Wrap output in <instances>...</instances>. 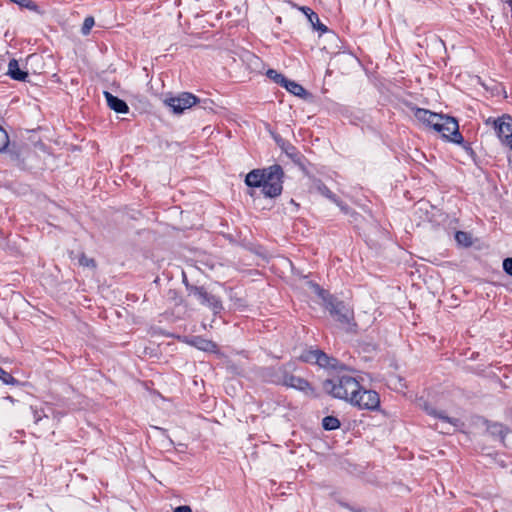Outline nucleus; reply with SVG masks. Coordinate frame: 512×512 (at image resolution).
Returning <instances> with one entry per match:
<instances>
[{"instance_id":"obj_19","label":"nucleus","mask_w":512,"mask_h":512,"mask_svg":"<svg viewBox=\"0 0 512 512\" xmlns=\"http://www.w3.org/2000/svg\"><path fill=\"white\" fill-rule=\"evenodd\" d=\"M322 426L328 431L335 430L340 427V421L334 416H326L322 420Z\"/></svg>"},{"instance_id":"obj_35","label":"nucleus","mask_w":512,"mask_h":512,"mask_svg":"<svg viewBox=\"0 0 512 512\" xmlns=\"http://www.w3.org/2000/svg\"><path fill=\"white\" fill-rule=\"evenodd\" d=\"M4 73V67L2 63L0 62V75Z\"/></svg>"},{"instance_id":"obj_30","label":"nucleus","mask_w":512,"mask_h":512,"mask_svg":"<svg viewBox=\"0 0 512 512\" xmlns=\"http://www.w3.org/2000/svg\"><path fill=\"white\" fill-rule=\"evenodd\" d=\"M499 121H501V117H498V118L489 117L485 120V124L488 126H492V128L495 129L497 127V124L499 123Z\"/></svg>"},{"instance_id":"obj_26","label":"nucleus","mask_w":512,"mask_h":512,"mask_svg":"<svg viewBox=\"0 0 512 512\" xmlns=\"http://www.w3.org/2000/svg\"><path fill=\"white\" fill-rule=\"evenodd\" d=\"M94 24H95V21L92 16L86 17L84 19L83 25L81 27V33L83 35H88L90 33L92 27L94 26Z\"/></svg>"},{"instance_id":"obj_25","label":"nucleus","mask_w":512,"mask_h":512,"mask_svg":"<svg viewBox=\"0 0 512 512\" xmlns=\"http://www.w3.org/2000/svg\"><path fill=\"white\" fill-rule=\"evenodd\" d=\"M78 263L80 266L88 267L91 269L96 268V262L92 258H88L84 253L80 254L78 258Z\"/></svg>"},{"instance_id":"obj_12","label":"nucleus","mask_w":512,"mask_h":512,"mask_svg":"<svg viewBox=\"0 0 512 512\" xmlns=\"http://www.w3.org/2000/svg\"><path fill=\"white\" fill-rule=\"evenodd\" d=\"M487 433L499 440L504 446L512 448V431L500 423H492L487 427Z\"/></svg>"},{"instance_id":"obj_32","label":"nucleus","mask_w":512,"mask_h":512,"mask_svg":"<svg viewBox=\"0 0 512 512\" xmlns=\"http://www.w3.org/2000/svg\"><path fill=\"white\" fill-rule=\"evenodd\" d=\"M43 417H46V414H44V412L41 410V411H34V421L36 423H38Z\"/></svg>"},{"instance_id":"obj_20","label":"nucleus","mask_w":512,"mask_h":512,"mask_svg":"<svg viewBox=\"0 0 512 512\" xmlns=\"http://www.w3.org/2000/svg\"><path fill=\"white\" fill-rule=\"evenodd\" d=\"M317 191L332 202H337L336 195L322 182L316 184Z\"/></svg>"},{"instance_id":"obj_1","label":"nucleus","mask_w":512,"mask_h":512,"mask_svg":"<svg viewBox=\"0 0 512 512\" xmlns=\"http://www.w3.org/2000/svg\"><path fill=\"white\" fill-rule=\"evenodd\" d=\"M284 172L280 165L274 164L264 169H254L245 178L249 187L262 188L265 197L275 198L282 193Z\"/></svg>"},{"instance_id":"obj_8","label":"nucleus","mask_w":512,"mask_h":512,"mask_svg":"<svg viewBox=\"0 0 512 512\" xmlns=\"http://www.w3.org/2000/svg\"><path fill=\"white\" fill-rule=\"evenodd\" d=\"M186 287L191 295H194L202 305L209 307L214 313H219L223 309L220 298L207 292L204 287L187 283Z\"/></svg>"},{"instance_id":"obj_13","label":"nucleus","mask_w":512,"mask_h":512,"mask_svg":"<svg viewBox=\"0 0 512 512\" xmlns=\"http://www.w3.org/2000/svg\"><path fill=\"white\" fill-rule=\"evenodd\" d=\"M413 111L414 117L426 127L434 130L435 125L438 126L437 121L440 119V114L424 108H415Z\"/></svg>"},{"instance_id":"obj_31","label":"nucleus","mask_w":512,"mask_h":512,"mask_svg":"<svg viewBox=\"0 0 512 512\" xmlns=\"http://www.w3.org/2000/svg\"><path fill=\"white\" fill-rule=\"evenodd\" d=\"M300 10L306 15L308 19L315 13L311 8L307 6L300 7Z\"/></svg>"},{"instance_id":"obj_3","label":"nucleus","mask_w":512,"mask_h":512,"mask_svg":"<svg viewBox=\"0 0 512 512\" xmlns=\"http://www.w3.org/2000/svg\"><path fill=\"white\" fill-rule=\"evenodd\" d=\"M359 381L350 375H336L323 382V389L334 398L350 401L358 391Z\"/></svg>"},{"instance_id":"obj_36","label":"nucleus","mask_w":512,"mask_h":512,"mask_svg":"<svg viewBox=\"0 0 512 512\" xmlns=\"http://www.w3.org/2000/svg\"><path fill=\"white\" fill-rule=\"evenodd\" d=\"M505 3H507L508 5L512 6V0H503Z\"/></svg>"},{"instance_id":"obj_34","label":"nucleus","mask_w":512,"mask_h":512,"mask_svg":"<svg viewBox=\"0 0 512 512\" xmlns=\"http://www.w3.org/2000/svg\"><path fill=\"white\" fill-rule=\"evenodd\" d=\"M335 203L340 207V209H341L344 213H348L349 208H348V206H347V205H344V204H343L341 201H339L338 199H337V202H335Z\"/></svg>"},{"instance_id":"obj_15","label":"nucleus","mask_w":512,"mask_h":512,"mask_svg":"<svg viewBox=\"0 0 512 512\" xmlns=\"http://www.w3.org/2000/svg\"><path fill=\"white\" fill-rule=\"evenodd\" d=\"M103 94L106 99L107 106L111 110L121 114H126L129 112V107L124 100L114 96L112 93L108 91H104Z\"/></svg>"},{"instance_id":"obj_24","label":"nucleus","mask_w":512,"mask_h":512,"mask_svg":"<svg viewBox=\"0 0 512 512\" xmlns=\"http://www.w3.org/2000/svg\"><path fill=\"white\" fill-rule=\"evenodd\" d=\"M10 1L18 4L20 7L27 8L31 11L39 12L38 5L31 0H10Z\"/></svg>"},{"instance_id":"obj_7","label":"nucleus","mask_w":512,"mask_h":512,"mask_svg":"<svg viewBox=\"0 0 512 512\" xmlns=\"http://www.w3.org/2000/svg\"><path fill=\"white\" fill-rule=\"evenodd\" d=\"M424 411L435 418H437L441 425L436 424V429H439L442 433H451L460 426V420L457 418L449 417L444 411H438L435 407L428 403L423 404Z\"/></svg>"},{"instance_id":"obj_37","label":"nucleus","mask_w":512,"mask_h":512,"mask_svg":"<svg viewBox=\"0 0 512 512\" xmlns=\"http://www.w3.org/2000/svg\"><path fill=\"white\" fill-rule=\"evenodd\" d=\"M353 512H360V510L351 509Z\"/></svg>"},{"instance_id":"obj_33","label":"nucleus","mask_w":512,"mask_h":512,"mask_svg":"<svg viewBox=\"0 0 512 512\" xmlns=\"http://www.w3.org/2000/svg\"><path fill=\"white\" fill-rule=\"evenodd\" d=\"M174 512H192V510L189 506L184 505L175 508Z\"/></svg>"},{"instance_id":"obj_17","label":"nucleus","mask_w":512,"mask_h":512,"mask_svg":"<svg viewBox=\"0 0 512 512\" xmlns=\"http://www.w3.org/2000/svg\"><path fill=\"white\" fill-rule=\"evenodd\" d=\"M190 344L205 352L215 353L218 350L217 345L213 341L204 339L200 336L193 337V339L190 341Z\"/></svg>"},{"instance_id":"obj_23","label":"nucleus","mask_w":512,"mask_h":512,"mask_svg":"<svg viewBox=\"0 0 512 512\" xmlns=\"http://www.w3.org/2000/svg\"><path fill=\"white\" fill-rule=\"evenodd\" d=\"M309 22L311 23V25L313 26V29L315 30H318V31H321V32H326L327 31V27L322 24L320 22V19L317 15V13H314L310 18H309Z\"/></svg>"},{"instance_id":"obj_5","label":"nucleus","mask_w":512,"mask_h":512,"mask_svg":"<svg viewBox=\"0 0 512 512\" xmlns=\"http://www.w3.org/2000/svg\"><path fill=\"white\" fill-rule=\"evenodd\" d=\"M349 403L360 409L374 411L380 407V397L377 392L366 390L360 385L358 391L351 397Z\"/></svg>"},{"instance_id":"obj_6","label":"nucleus","mask_w":512,"mask_h":512,"mask_svg":"<svg viewBox=\"0 0 512 512\" xmlns=\"http://www.w3.org/2000/svg\"><path fill=\"white\" fill-rule=\"evenodd\" d=\"M163 102L173 113L182 114L186 109L199 103L200 100L192 93L182 92L177 96L165 98Z\"/></svg>"},{"instance_id":"obj_11","label":"nucleus","mask_w":512,"mask_h":512,"mask_svg":"<svg viewBox=\"0 0 512 512\" xmlns=\"http://www.w3.org/2000/svg\"><path fill=\"white\" fill-rule=\"evenodd\" d=\"M301 358L305 362L318 364L323 368H336L337 360L329 357L321 350H309L302 354Z\"/></svg>"},{"instance_id":"obj_29","label":"nucleus","mask_w":512,"mask_h":512,"mask_svg":"<svg viewBox=\"0 0 512 512\" xmlns=\"http://www.w3.org/2000/svg\"><path fill=\"white\" fill-rule=\"evenodd\" d=\"M503 269L508 275L512 276V257L503 261Z\"/></svg>"},{"instance_id":"obj_9","label":"nucleus","mask_w":512,"mask_h":512,"mask_svg":"<svg viewBox=\"0 0 512 512\" xmlns=\"http://www.w3.org/2000/svg\"><path fill=\"white\" fill-rule=\"evenodd\" d=\"M289 370L287 365L272 366L264 368L261 375L267 382L284 386Z\"/></svg>"},{"instance_id":"obj_22","label":"nucleus","mask_w":512,"mask_h":512,"mask_svg":"<svg viewBox=\"0 0 512 512\" xmlns=\"http://www.w3.org/2000/svg\"><path fill=\"white\" fill-rule=\"evenodd\" d=\"M0 380L7 385H15L18 383V380H16L10 373L5 371L3 368L0 367Z\"/></svg>"},{"instance_id":"obj_21","label":"nucleus","mask_w":512,"mask_h":512,"mask_svg":"<svg viewBox=\"0 0 512 512\" xmlns=\"http://www.w3.org/2000/svg\"><path fill=\"white\" fill-rule=\"evenodd\" d=\"M266 75L269 79H271L272 81H274L277 84H280L281 86L283 85V83H285V81L287 79L284 75H282L281 73L277 72L274 69H269L266 72Z\"/></svg>"},{"instance_id":"obj_16","label":"nucleus","mask_w":512,"mask_h":512,"mask_svg":"<svg viewBox=\"0 0 512 512\" xmlns=\"http://www.w3.org/2000/svg\"><path fill=\"white\" fill-rule=\"evenodd\" d=\"M10 76L13 80L25 82L28 78V72L20 69L18 61L15 59L10 60L8 64V70L5 73Z\"/></svg>"},{"instance_id":"obj_2","label":"nucleus","mask_w":512,"mask_h":512,"mask_svg":"<svg viewBox=\"0 0 512 512\" xmlns=\"http://www.w3.org/2000/svg\"><path fill=\"white\" fill-rule=\"evenodd\" d=\"M324 291H321V296L325 302V307L329 311L330 315L338 322L339 326L347 332H356L357 324L354 321L353 309L345 304L343 301L338 300L332 295H323Z\"/></svg>"},{"instance_id":"obj_28","label":"nucleus","mask_w":512,"mask_h":512,"mask_svg":"<svg viewBox=\"0 0 512 512\" xmlns=\"http://www.w3.org/2000/svg\"><path fill=\"white\" fill-rule=\"evenodd\" d=\"M9 144L7 132L0 126V152L4 151Z\"/></svg>"},{"instance_id":"obj_18","label":"nucleus","mask_w":512,"mask_h":512,"mask_svg":"<svg viewBox=\"0 0 512 512\" xmlns=\"http://www.w3.org/2000/svg\"><path fill=\"white\" fill-rule=\"evenodd\" d=\"M282 86L295 96L303 97L306 95V90L303 86L294 81L286 79Z\"/></svg>"},{"instance_id":"obj_10","label":"nucleus","mask_w":512,"mask_h":512,"mask_svg":"<svg viewBox=\"0 0 512 512\" xmlns=\"http://www.w3.org/2000/svg\"><path fill=\"white\" fill-rule=\"evenodd\" d=\"M494 131L501 143L512 150V117L506 114L501 116Z\"/></svg>"},{"instance_id":"obj_27","label":"nucleus","mask_w":512,"mask_h":512,"mask_svg":"<svg viewBox=\"0 0 512 512\" xmlns=\"http://www.w3.org/2000/svg\"><path fill=\"white\" fill-rule=\"evenodd\" d=\"M455 239L459 244H463L464 246L471 245L470 236L466 232L457 231L455 234Z\"/></svg>"},{"instance_id":"obj_14","label":"nucleus","mask_w":512,"mask_h":512,"mask_svg":"<svg viewBox=\"0 0 512 512\" xmlns=\"http://www.w3.org/2000/svg\"><path fill=\"white\" fill-rule=\"evenodd\" d=\"M284 386L294 388V389L302 391L306 394L313 392V389L307 380H305L304 378L292 375L290 372L287 375V379H286Z\"/></svg>"},{"instance_id":"obj_4","label":"nucleus","mask_w":512,"mask_h":512,"mask_svg":"<svg viewBox=\"0 0 512 512\" xmlns=\"http://www.w3.org/2000/svg\"><path fill=\"white\" fill-rule=\"evenodd\" d=\"M439 118V121H437L438 126L435 125L434 131L441 134L445 140L462 145L468 154L473 155L474 152L470 144L464 142V138L459 132L458 121L454 117L444 114H440Z\"/></svg>"}]
</instances>
